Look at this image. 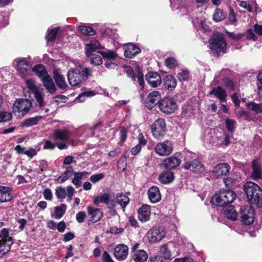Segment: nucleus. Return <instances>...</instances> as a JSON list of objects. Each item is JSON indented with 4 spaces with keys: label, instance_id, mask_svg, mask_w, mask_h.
I'll return each instance as SVG.
<instances>
[{
    "label": "nucleus",
    "instance_id": "1",
    "mask_svg": "<svg viewBox=\"0 0 262 262\" xmlns=\"http://www.w3.org/2000/svg\"><path fill=\"white\" fill-rule=\"evenodd\" d=\"M244 190L250 203L262 208V190L259 186L252 182H247L244 185Z\"/></svg>",
    "mask_w": 262,
    "mask_h": 262
},
{
    "label": "nucleus",
    "instance_id": "2",
    "mask_svg": "<svg viewBox=\"0 0 262 262\" xmlns=\"http://www.w3.org/2000/svg\"><path fill=\"white\" fill-rule=\"evenodd\" d=\"M92 70L88 68L79 69H71L67 73L69 84L72 86H76L80 84L83 80L86 79L91 75Z\"/></svg>",
    "mask_w": 262,
    "mask_h": 262
},
{
    "label": "nucleus",
    "instance_id": "3",
    "mask_svg": "<svg viewBox=\"0 0 262 262\" xmlns=\"http://www.w3.org/2000/svg\"><path fill=\"white\" fill-rule=\"evenodd\" d=\"M210 48L214 54L220 55L226 53L227 44L223 35L218 32L213 34L210 40Z\"/></svg>",
    "mask_w": 262,
    "mask_h": 262
},
{
    "label": "nucleus",
    "instance_id": "4",
    "mask_svg": "<svg viewBox=\"0 0 262 262\" xmlns=\"http://www.w3.org/2000/svg\"><path fill=\"white\" fill-rule=\"evenodd\" d=\"M235 199V193L231 190H223L216 193L211 200V203L216 206L230 204Z\"/></svg>",
    "mask_w": 262,
    "mask_h": 262
},
{
    "label": "nucleus",
    "instance_id": "5",
    "mask_svg": "<svg viewBox=\"0 0 262 262\" xmlns=\"http://www.w3.org/2000/svg\"><path fill=\"white\" fill-rule=\"evenodd\" d=\"M32 102L28 99H17L13 103L12 111L13 114L18 116L24 117L30 111Z\"/></svg>",
    "mask_w": 262,
    "mask_h": 262
},
{
    "label": "nucleus",
    "instance_id": "6",
    "mask_svg": "<svg viewBox=\"0 0 262 262\" xmlns=\"http://www.w3.org/2000/svg\"><path fill=\"white\" fill-rule=\"evenodd\" d=\"M151 130L155 139L158 140L163 139L166 132L165 120L161 118L156 120L151 126Z\"/></svg>",
    "mask_w": 262,
    "mask_h": 262
},
{
    "label": "nucleus",
    "instance_id": "7",
    "mask_svg": "<svg viewBox=\"0 0 262 262\" xmlns=\"http://www.w3.org/2000/svg\"><path fill=\"white\" fill-rule=\"evenodd\" d=\"M159 108L163 113L170 114L177 110V102L173 98L166 97L161 100L159 103Z\"/></svg>",
    "mask_w": 262,
    "mask_h": 262
},
{
    "label": "nucleus",
    "instance_id": "8",
    "mask_svg": "<svg viewBox=\"0 0 262 262\" xmlns=\"http://www.w3.org/2000/svg\"><path fill=\"white\" fill-rule=\"evenodd\" d=\"M124 71L128 77H130L132 81L135 82V83H136V79L137 78V81L139 83L142 89H143L144 85L143 74L142 72L141 69L139 66L136 67L135 72L133 70V68L130 66H125Z\"/></svg>",
    "mask_w": 262,
    "mask_h": 262
},
{
    "label": "nucleus",
    "instance_id": "9",
    "mask_svg": "<svg viewBox=\"0 0 262 262\" xmlns=\"http://www.w3.org/2000/svg\"><path fill=\"white\" fill-rule=\"evenodd\" d=\"M165 234L166 231L163 227H155L147 232V236L150 243H156L161 241Z\"/></svg>",
    "mask_w": 262,
    "mask_h": 262
},
{
    "label": "nucleus",
    "instance_id": "10",
    "mask_svg": "<svg viewBox=\"0 0 262 262\" xmlns=\"http://www.w3.org/2000/svg\"><path fill=\"white\" fill-rule=\"evenodd\" d=\"M13 63L16 64L17 71L22 78H25L29 75L30 64L25 58H17L14 60Z\"/></svg>",
    "mask_w": 262,
    "mask_h": 262
},
{
    "label": "nucleus",
    "instance_id": "11",
    "mask_svg": "<svg viewBox=\"0 0 262 262\" xmlns=\"http://www.w3.org/2000/svg\"><path fill=\"white\" fill-rule=\"evenodd\" d=\"M173 147L172 142L169 140L158 143L155 146L156 152L161 156H167L172 153Z\"/></svg>",
    "mask_w": 262,
    "mask_h": 262
},
{
    "label": "nucleus",
    "instance_id": "12",
    "mask_svg": "<svg viewBox=\"0 0 262 262\" xmlns=\"http://www.w3.org/2000/svg\"><path fill=\"white\" fill-rule=\"evenodd\" d=\"M241 221L245 225H250L254 221V211L249 206L241 208Z\"/></svg>",
    "mask_w": 262,
    "mask_h": 262
},
{
    "label": "nucleus",
    "instance_id": "13",
    "mask_svg": "<svg viewBox=\"0 0 262 262\" xmlns=\"http://www.w3.org/2000/svg\"><path fill=\"white\" fill-rule=\"evenodd\" d=\"M75 192L74 188L71 186H68L66 188L57 187L55 189V194L58 199H64L67 195L69 200H71Z\"/></svg>",
    "mask_w": 262,
    "mask_h": 262
},
{
    "label": "nucleus",
    "instance_id": "14",
    "mask_svg": "<svg viewBox=\"0 0 262 262\" xmlns=\"http://www.w3.org/2000/svg\"><path fill=\"white\" fill-rule=\"evenodd\" d=\"M182 167L186 170H190L197 172H202L204 170V167L202 163L198 159H194L189 161H186Z\"/></svg>",
    "mask_w": 262,
    "mask_h": 262
},
{
    "label": "nucleus",
    "instance_id": "15",
    "mask_svg": "<svg viewBox=\"0 0 262 262\" xmlns=\"http://www.w3.org/2000/svg\"><path fill=\"white\" fill-rule=\"evenodd\" d=\"M171 9L173 11L179 10L178 13L180 15H185L188 14L189 11V7L186 5L183 0H169Z\"/></svg>",
    "mask_w": 262,
    "mask_h": 262
},
{
    "label": "nucleus",
    "instance_id": "16",
    "mask_svg": "<svg viewBox=\"0 0 262 262\" xmlns=\"http://www.w3.org/2000/svg\"><path fill=\"white\" fill-rule=\"evenodd\" d=\"M102 203L107 205V208H113L116 206V202L111 200V196L107 193H104L101 195H97L94 199V204L96 205Z\"/></svg>",
    "mask_w": 262,
    "mask_h": 262
},
{
    "label": "nucleus",
    "instance_id": "17",
    "mask_svg": "<svg viewBox=\"0 0 262 262\" xmlns=\"http://www.w3.org/2000/svg\"><path fill=\"white\" fill-rule=\"evenodd\" d=\"M161 96L158 91H154L150 93L145 100L146 107L149 109L152 108L156 104L160 102Z\"/></svg>",
    "mask_w": 262,
    "mask_h": 262
},
{
    "label": "nucleus",
    "instance_id": "18",
    "mask_svg": "<svg viewBox=\"0 0 262 262\" xmlns=\"http://www.w3.org/2000/svg\"><path fill=\"white\" fill-rule=\"evenodd\" d=\"M230 166L227 163H220L214 168L212 173L217 178H222L227 176L230 172Z\"/></svg>",
    "mask_w": 262,
    "mask_h": 262
},
{
    "label": "nucleus",
    "instance_id": "19",
    "mask_svg": "<svg viewBox=\"0 0 262 262\" xmlns=\"http://www.w3.org/2000/svg\"><path fill=\"white\" fill-rule=\"evenodd\" d=\"M128 252L127 246L124 244H120L115 248L114 255L118 260L122 261L126 258Z\"/></svg>",
    "mask_w": 262,
    "mask_h": 262
},
{
    "label": "nucleus",
    "instance_id": "20",
    "mask_svg": "<svg viewBox=\"0 0 262 262\" xmlns=\"http://www.w3.org/2000/svg\"><path fill=\"white\" fill-rule=\"evenodd\" d=\"M145 77L148 84L153 88L158 86L162 82L161 77L157 72H148L146 74Z\"/></svg>",
    "mask_w": 262,
    "mask_h": 262
},
{
    "label": "nucleus",
    "instance_id": "21",
    "mask_svg": "<svg viewBox=\"0 0 262 262\" xmlns=\"http://www.w3.org/2000/svg\"><path fill=\"white\" fill-rule=\"evenodd\" d=\"M103 48V47L101 46L98 41L93 40L85 44V52L88 57H90L94 54V52H97L98 53L99 51H97Z\"/></svg>",
    "mask_w": 262,
    "mask_h": 262
},
{
    "label": "nucleus",
    "instance_id": "22",
    "mask_svg": "<svg viewBox=\"0 0 262 262\" xmlns=\"http://www.w3.org/2000/svg\"><path fill=\"white\" fill-rule=\"evenodd\" d=\"M124 56L128 58L134 57L141 52V49L134 43H128L124 46Z\"/></svg>",
    "mask_w": 262,
    "mask_h": 262
},
{
    "label": "nucleus",
    "instance_id": "23",
    "mask_svg": "<svg viewBox=\"0 0 262 262\" xmlns=\"http://www.w3.org/2000/svg\"><path fill=\"white\" fill-rule=\"evenodd\" d=\"M150 216V208L149 205H143L138 210V218L141 222H145L149 220Z\"/></svg>",
    "mask_w": 262,
    "mask_h": 262
},
{
    "label": "nucleus",
    "instance_id": "24",
    "mask_svg": "<svg viewBox=\"0 0 262 262\" xmlns=\"http://www.w3.org/2000/svg\"><path fill=\"white\" fill-rule=\"evenodd\" d=\"M87 211L88 215L90 216L92 222H98L103 217V212L101 209L88 206Z\"/></svg>",
    "mask_w": 262,
    "mask_h": 262
},
{
    "label": "nucleus",
    "instance_id": "25",
    "mask_svg": "<svg viewBox=\"0 0 262 262\" xmlns=\"http://www.w3.org/2000/svg\"><path fill=\"white\" fill-rule=\"evenodd\" d=\"M53 77L58 88L62 90L66 89L68 85L64 77L61 75L60 70L55 69L54 70Z\"/></svg>",
    "mask_w": 262,
    "mask_h": 262
},
{
    "label": "nucleus",
    "instance_id": "26",
    "mask_svg": "<svg viewBox=\"0 0 262 262\" xmlns=\"http://www.w3.org/2000/svg\"><path fill=\"white\" fill-rule=\"evenodd\" d=\"M70 134V132L67 129H58L54 130L53 136L56 140L65 142L69 140Z\"/></svg>",
    "mask_w": 262,
    "mask_h": 262
},
{
    "label": "nucleus",
    "instance_id": "27",
    "mask_svg": "<svg viewBox=\"0 0 262 262\" xmlns=\"http://www.w3.org/2000/svg\"><path fill=\"white\" fill-rule=\"evenodd\" d=\"M180 163V160L177 157H170L163 161L162 165L166 169H172L178 166Z\"/></svg>",
    "mask_w": 262,
    "mask_h": 262
},
{
    "label": "nucleus",
    "instance_id": "28",
    "mask_svg": "<svg viewBox=\"0 0 262 262\" xmlns=\"http://www.w3.org/2000/svg\"><path fill=\"white\" fill-rule=\"evenodd\" d=\"M11 190L10 187L0 186L1 202H7L12 200V194L11 193Z\"/></svg>",
    "mask_w": 262,
    "mask_h": 262
},
{
    "label": "nucleus",
    "instance_id": "29",
    "mask_svg": "<svg viewBox=\"0 0 262 262\" xmlns=\"http://www.w3.org/2000/svg\"><path fill=\"white\" fill-rule=\"evenodd\" d=\"M148 198L152 203H156L161 200V194L157 186H152L148 190Z\"/></svg>",
    "mask_w": 262,
    "mask_h": 262
},
{
    "label": "nucleus",
    "instance_id": "30",
    "mask_svg": "<svg viewBox=\"0 0 262 262\" xmlns=\"http://www.w3.org/2000/svg\"><path fill=\"white\" fill-rule=\"evenodd\" d=\"M0 238L4 244L7 247V251H9L11 246L13 244L11 237L9 235V230L7 228H3L0 233Z\"/></svg>",
    "mask_w": 262,
    "mask_h": 262
},
{
    "label": "nucleus",
    "instance_id": "31",
    "mask_svg": "<svg viewBox=\"0 0 262 262\" xmlns=\"http://www.w3.org/2000/svg\"><path fill=\"white\" fill-rule=\"evenodd\" d=\"M41 81L42 82L43 86L49 93L53 94L56 92L57 90L56 88L52 78L50 75Z\"/></svg>",
    "mask_w": 262,
    "mask_h": 262
},
{
    "label": "nucleus",
    "instance_id": "32",
    "mask_svg": "<svg viewBox=\"0 0 262 262\" xmlns=\"http://www.w3.org/2000/svg\"><path fill=\"white\" fill-rule=\"evenodd\" d=\"M210 94L214 95L216 96L221 102H226L227 93L224 89L221 86H217L212 89L210 92Z\"/></svg>",
    "mask_w": 262,
    "mask_h": 262
},
{
    "label": "nucleus",
    "instance_id": "33",
    "mask_svg": "<svg viewBox=\"0 0 262 262\" xmlns=\"http://www.w3.org/2000/svg\"><path fill=\"white\" fill-rule=\"evenodd\" d=\"M33 71L41 81L49 76L45 67L40 64L34 66Z\"/></svg>",
    "mask_w": 262,
    "mask_h": 262
},
{
    "label": "nucleus",
    "instance_id": "34",
    "mask_svg": "<svg viewBox=\"0 0 262 262\" xmlns=\"http://www.w3.org/2000/svg\"><path fill=\"white\" fill-rule=\"evenodd\" d=\"M192 23L197 30L203 29L206 31L209 30V26L206 24L205 18H196L194 19H192Z\"/></svg>",
    "mask_w": 262,
    "mask_h": 262
},
{
    "label": "nucleus",
    "instance_id": "35",
    "mask_svg": "<svg viewBox=\"0 0 262 262\" xmlns=\"http://www.w3.org/2000/svg\"><path fill=\"white\" fill-rule=\"evenodd\" d=\"M43 96V94L41 92L34 94L36 105L39 107L40 110L44 111L45 113H47L49 112V109L45 108L46 103L44 101Z\"/></svg>",
    "mask_w": 262,
    "mask_h": 262
},
{
    "label": "nucleus",
    "instance_id": "36",
    "mask_svg": "<svg viewBox=\"0 0 262 262\" xmlns=\"http://www.w3.org/2000/svg\"><path fill=\"white\" fill-rule=\"evenodd\" d=\"M173 172L170 171H166L162 172L159 176V181L164 184L171 183L174 180Z\"/></svg>",
    "mask_w": 262,
    "mask_h": 262
},
{
    "label": "nucleus",
    "instance_id": "37",
    "mask_svg": "<svg viewBox=\"0 0 262 262\" xmlns=\"http://www.w3.org/2000/svg\"><path fill=\"white\" fill-rule=\"evenodd\" d=\"M253 172L252 177L254 180L260 179L262 177L260 164L258 160H255L252 162Z\"/></svg>",
    "mask_w": 262,
    "mask_h": 262
},
{
    "label": "nucleus",
    "instance_id": "38",
    "mask_svg": "<svg viewBox=\"0 0 262 262\" xmlns=\"http://www.w3.org/2000/svg\"><path fill=\"white\" fill-rule=\"evenodd\" d=\"M133 259L135 262H145L148 258V255L143 250H139L133 254Z\"/></svg>",
    "mask_w": 262,
    "mask_h": 262
},
{
    "label": "nucleus",
    "instance_id": "39",
    "mask_svg": "<svg viewBox=\"0 0 262 262\" xmlns=\"http://www.w3.org/2000/svg\"><path fill=\"white\" fill-rule=\"evenodd\" d=\"M74 173V170L72 166H67L64 173L59 177L57 182L59 183H62L68 180Z\"/></svg>",
    "mask_w": 262,
    "mask_h": 262
},
{
    "label": "nucleus",
    "instance_id": "40",
    "mask_svg": "<svg viewBox=\"0 0 262 262\" xmlns=\"http://www.w3.org/2000/svg\"><path fill=\"white\" fill-rule=\"evenodd\" d=\"M121 207L124 210L125 208L128 205L129 199L127 196L123 193H118L116 195V201Z\"/></svg>",
    "mask_w": 262,
    "mask_h": 262
},
{
    "label": "nucleus",
    "instance_id": "41",
    "mask_svg": "<svg viewBox=\"0 0 262 262\" xmlns=\"http://www.w3.org/2000/svg\"><path fill=\"white\" fill-rule=\"evenodd\" d=\"M177 85L174 77L171 75H167L164 79L165 87L169 90H173Z\"/></svg>",
    "mask_w": 262,
    "mask_h": 262
},
{
    "label": "nucleus",
    "instance_id": "42",
    "mask_svg": "<svg viewBox=\"0 0 262 262\" xmlns=\"http://www.w3.org/2000/svg\"><path fill=\"white\" fill-rule=\"evenodd\" d=\"M67 206L64 204H62L60 205L57 206L55 208L54 214L53 217L55 219L59 220L62 217L65 213Z\"/></svg>",
    "mask_w": 262,
    "mask_h": 262
},
{
    "label": "nucleus",
    "instance_id": "43",
    "mask_svg": "<svg viewBox=\"0 0 262 262\" xmlns=\"http://www.w3.org/2000/svg\"><path fill=\"white\" fill-rule=\"evenodd\" d=\"M26 84L30 93H32L34 95L40 92L39 88L36 84L35 81L32 79H27Z\"/></svg>",
    "mask_w": 262,
    "mask_h": 262
},
{
    "label": "nucleus",
    "instance_id": "44",
    "mask_svg": "<svg viewBox=\"0 0 262 262\" xmlns=\"http://www.w3.org/2000/svg\"><path fill=\"white\" fill-rule=\"evenodd\" d=\"M225 215L229 220L235 221L237 218V212L233 206H230L225 210Z\"/></svg>",
    "mask_w": 262,
    "mask_h": 262
},
{
    "label": "nucleus",
    "instance_id": "45",
    "mask_svg": "<svg viewBox=\"0 0 262 262\" xmlns=\"http://www.w3.org/2000/svg\"><path fill=\"white\" fill-rule=\"evenodd\" d=\"M78 30L85 35H94L96 31L91 27L87 26L84 25H80L78 26Z\"/></svg>",
    "mask_w": 262,
    "mask_h": 262
},
{
    "label": "nucleus",
    "instance_id": "46",
    "mask_svg": "<svg viewBox=\"0 0 262 262\" xmlns=\"http://www.w3.org/2000/svg\"><path fill=\"white\" fill-rule=\"evenodd\" d=\"M226 16V14L220 9H216L213 14V19L215 22H220L224 20Z\"/></svg>",
    "mask_w": 262,
    "mask_h": 262
},
{
    "label": "nucleus",
    "instance_id": "47",
    "mask_svg": "<svg viewBox=\"0 0 262 262\" xmlns=\"http://www.w3.org/2000/svg\"><path fill=\"white\" fill-rule=\"evenodd\" d=\"M98 53L100 54L104 59L106 58L107 60H115L118 56L116 52L109 50H107L105 51H99Z\"/></svg>",
    "mask_w": 262,
    "mask_h": 262
},
{
    "label": "nucleus",
    "instance_id": "48",
    "mask_svg": "<svg viewBox=\"0 0 262 262\" xmlns=\"http://www.w3.org/2000/svg\"><path fill=\"white\" fill-rule=\"evenodd\" d=\"M88 172L86 171L74 172V178L72 180V183L74 185L77 186H79L80 185L81 180L82 179L84 176Z\"/></svg>",
    "mask_w": 262,
    "mask_h": 262
},
{
    "label": "nucleus",
    "instance_id": "49",
    "mask_svg": "<svg viewBox=\"0 0 262 262\" xmlns=\"http://www.w3.org/2000/svg\"><path fill=\"white\" fill-rule=\"evenodd\" d=\"M247 107L256 114L262 113V104H257L255 102H249L246 103Z\"/></svg>",
    "mask_w": 262,
    "mask_h": 262
},
{
    "label": "nucleus",
    "instance_id": "50",
    "mask_svg": "<svg viewBox=\"0 0 262 262\" xmlns=\"http://www.w3.org/2000/svg\"><path fill=\"white\" fill-rule=\"evenodd\" d=\"M12 115L11 112L7 111H0V123L9 121L11 120Z\"/></svg>",
    "mask_w": 262,
    "mask_h": 262
},
{
    "label": "nucleus",
    "instance_id": "51",
    "mask_svg": "<svg viewBox=\"0 0 262 262\" xmlns=\"http://www.w3.org/2000/svg\"><path fill=\"white\" fill-rule=\"evenodd\" d=\"M41 118V116H36L35 117L30 118L26 120L23 123V125L26 127L30 126L36 124Z\"/></svg>",
    "mask_w": 262,
    "mask_h": 262
},
{
    "label": "nucleus",
    "instance_id": "52",
    "mask_svg": "<svg viewBox=\"0 0 262 262\" xmlns=\"http://www.w3.org/2000/svg\"><path fill=\"white\" fill-rule=\"evenodd\" d=\"M94 95L95 93L93 91H88L86 92H82L81 94H80L77 97L76 100L78 101L79 102H83L85 101V98L86 97H92Z\"/></svg>",
    "mask_w": 262,
    "mask_h": 262
},
{
    "label": "nucleus",
    "instance_id": "53",
    "mask_svg": "<svg viewBox=\"0 0 262 262\" xmlns=\"http://www.w3.org/2000/svg\"><path fill=\"white\" fill-rule=\"evenodd\" d=\"M59 28H55L53 29L48 30V33L46 36V39L48 41H52L55 40L57 32H58Z\"/></svg>",
    "mask_w": 262,
    "mask_h": 262
},
{
    "label": "nucleus",
    "instance_id": "54",
    "mask_svg": "<svg viewBox=\"0 0 262 262\" xmlns=\"http://www.w3.org/2000/svg\"><path fill=\"white\" fill-rule=\"evenodd\" d=\"M90 57H91V63L94 66H99L102 63L101 56L99 55L94 54Z\"/></svg>",
    "mask_w": 262,
    "mask_h": 262
},
{
    "label": "nucleus",
    "instance_id": "55",
    "mask_svg": "<svg viewBox=\"0 0 262 262\" xmlns=\"http://www.w3.org/2000/svg\"><path fill=\"white\" fill-rule=\"evenodd\" d=\"M165 64L168 68L172 69L176 67L177 61L175 58L173 57H169L166 59Z\"/></svg>",
    "mask_w": 262,
    "mask_h": 262
},
{
    "label": "nucleus",
    "instance_id": "56",
    "mask_svg": "<svg viewBox=\"0 0 262 262\" xmlns=\"http://www.w3.org/2000/svg\"><path fill=\"white\" fill-rule=\"evenodd\" d=\"M226 127L231 132H233L235 128L236 122L232 119H227L225 121Z\"/></svg>",
    "mask_w": 262,
    "mask_h": 262
},
{
    "label": "nucleus",
    "instance_id": "57",
    "mask_svg": "<svg viewBox=\"0 0 262 262\" xmlns=\"http://www.w3.org/2000/svg\"><path fill=\"white\" fill-rule=\"evenodd\" d=\"M246 38L253 41H256L257 39V34L255 32L254 29H249L247 31Z\"/></svg>",
    "mask_w": 262,
    "mask_h": 262
},
{
    "label": "nucleus",
    "instance_id": "58",
    "mask_svg": "<svg viewBox=\"0 0 262 262\" xmlns=\"http://www.w3.org/2000/svg\"><path fill=\"white\" fill-rule=\"evenodd\" d=\"M160 251L162 256L165 259H169L171 256V253L166 245L161 247Z\"/></svg>",
    "mask_w": 262,
    "mask_h": 262
},
{
    "label": "nucleus",
    "instance_id": "59",
    "mask_svg": "<svg viewBox=\"0 0 262 262\" xmlns=\"http://www.w3.org/2000/svg\"><path fill=\"white\" fill-rule=\"evenodd\" d=\"M178 78L180 81L187 80L189 78V73L186 70H182L178 73Z\"/></svg>",
    "mask_w": 262,
    "mask_h": 262
},
{
    "label": "nucleus",
    "instance_id": "60",
    "mask_svg": "<svg viewBox=\"0 0 262 262\" xmlns=\"http://www.w3.org/2000/svg\"><path fill=\"white\" fill-rule=\"evenodd\" d=\"M104 177V175L103 173H97L92 175L90 179L91 181V182L95 183L103 179Z\"/></svg>",
    "mask_w": 262,
    "mask_h": 262
},
{
    "label": "nucleus",
    "instance_id": "61",
    "mask_svg": "<svg viewBox=\"0 0 262 262\" xmlns=\"http://www.w3.org/2000/svg\"><path fill=\"white\" fill-rule=\"evenodd\" d=\"M8 24V17H5L2 14H0V29L5 27Z\"/></svg>",
    "mask_w": 262,
    "mask_h": 262
},
{
    "label": "nucleus",
    "instance_id": "62",
    "mask_svg": "<svg viewBox=\"0 0 262 262\" xmlns=\"http://www.w3.org/2000/svg\"><path fill=\"white\" fill-rule=\"evenodd\" d=\"M115 60H107L104 63L105 67L110 69H114L117 67V64L114 62Z\"/></svg>",
    "mask_w": 262,
    "mask_h": 262
},
{
    "label": "nucleus",
    "instance_id": "63",
    "mask_svg": "<svg viewBox=\"0 0 262 262\" xmlns=\"http://www.w3.org/2000/svg\"><path fill=\"white\" fill-rule=\"evenodd\" d=\"M86 213L84 211H80L76 214V219L77 221L81 223H83L85 219Z\"/></svg>",
    "mask_w": 262,
    "mask_h": 262
},
{
    "label": "nucleus",
    "instance_id": "64",
    "mask_svg": "<svg viewBox=\"0 0 262 262\" xmlns=\"http://www.w3.org/2000/svg\"><path fill=\"white\" fill-rule=\"evenodd\" d=\"M228 19L232 24H235L236 23V16L233 9H230V10Z\"/></svg>",
    "mask_w": 262,
    "mask_h": 262
}]
</instances>
